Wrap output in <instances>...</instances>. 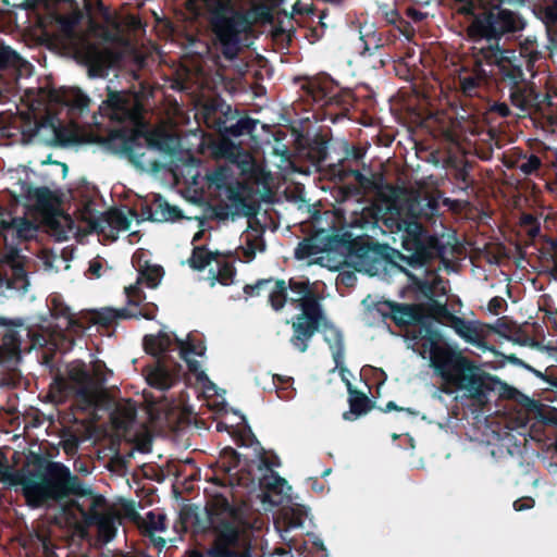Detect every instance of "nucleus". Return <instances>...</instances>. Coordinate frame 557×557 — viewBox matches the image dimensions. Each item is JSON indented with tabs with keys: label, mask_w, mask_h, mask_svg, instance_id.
<instances>
[{
	"label": "nucleus",
	"mask_w": 557,
	"mask_h": 557,
	"mask_svg": "<svg viewBox=\"0 0 557 557\" xmlns=\"http://www.w3.org/2000/svg\"><path fill=\"white\" fill-rule=\"evenodd\" d=\"M391 312L397 324L412 325L410 333L413 343L410 347L422 358L430 359L435 373L442 380L440 392L449 395L457 392L469 395L480 393L483 380L478 368L443 343L438 334L426 325L421 306L394 304Z\"/></svg>",
	"instance_id": "nucleus-1"
},
{
	"label": "nucleus",
	"mask_w": 557,
	"mask_h": 557,
	"mask_svg": "<svg viewBox=\"0 0 557 557\" xmlns=\"http://www.w3.org/2000/svg\"><path fill=\"white\" fill-rule=\"evenodd\" d=\"M23 490L28 503L33 506H40L48 499H60L67 495L85 498L84 503L89 506L88 511L84 508L85 504H81L79 500L64 506L66 521L75 524L82 519L87 524H96L103 542H109L115 536L119 516L111 509L103 508V498L92 495L63 465L52 462L42 481H29Z\"/></svg>",
	"instance_id": "nucleus-2"
},
{
	"label": "nucleus",
	"mask_w": 557,
	"mask_h": 557,
	"mask_svg": "<svg viewBox=\"0 0 557 557\" xmlns=\"http://www.w3.org/2000/svg\"><path fill=\"white\" fill-rule=\"evenodd\" d=\"M187 9L196 16L206 15L210 21L215 42L227 59H234L239 51L240 34L249 29L247 18L235 10L232 0H188Z\"/></svg>",
	"instance_id": "nucleus-3"
},
{
	"label": "nucleus",
	"mask_w": 557,
	"mask_h": 557,
	"mask_svg": "<svg viewBox=\"0 0 557 557\" xmlns=\"http://www.w3.org/2000/svg\"><path fill=\"white\" fill-rule=\"evenodd\" d=\"M145 252L137 251L133 256V264L137 269L138 277L135 284L125 287V295L128 307L123 310H115L112 308H103L92 313V321L99 324H110L117 318H137L153 319L156 307L145 305L141 309L135 310L132 307H137L145 299L140 285L145 284L149 288H156L162 277L163 269L158 264H151L145 260Z\"/></svg>",
	"instance_id": "nucleus-4"
},
{
	"label": "nucleus",
	"mask_w": 557,
	"mask_h": 557,
	"mask_svg": "<svg viewBox=\"0 0 557 557\" xmlns=\"http://www.w3.org/2000/svg\"><path fill=\"white\" fill-rule=\"evenodd\" d=\"M145 349L152 356H161L171 350V347L178 351L182 359L185 360L196 379L202 383L206 391H211L213 384L209 381L205 372L199 370V361L196 359L202 357L206 350L203 343L196 335H188L186 341L174 338L171 334L161 331L158 335H148L144 339Z\"/></svg>",
	"instance_id": "nucleus-5"
},
{
	"label": "nucleus",
	"mask_w": 557,
	"mask_h": 557,
	"mask_svg": "<svg viewBox=\"0 0 557 557\" xmlns=\"http://www.w3.org/2000/svg\"><path fill=\"white\" fill-rule=\"evenodd\" d=\"M78 20L76 16H59L57 18L61 45L73 53L74 58L89 66L98 75L110 63V54L102 48L91 44L86 35L75 32Z\"/></svg>",
	"instance_id": "nucleus-6"
},
{
	"label": "nucleus",
	"mask_w": 557,
	"mask_h": 557,
	"mask_svg": "<svg viewBox=\"0 0 557 557\" xmlns=\"http://www.w3.org/2000/svg\"><path fill=\"white\" fill-rule=\"evenodd\" d=\"M289 288L293 294L289 300L298 304L302 313L294 322L293 345L300 351H305L308 342L317 330L322 318L320 305L309 290V285L305 281H289Z\"/></svg>",
	"instance_id": "nucleus-7"
},
{
	"label": "nucleus",
	"mask_w": 557,
	"mask_h": 557,
	"mask_svg": "<svg viewBox=\"0 0 557 557\" xmlns=\"http://www.w3.org/2000/svg\"><path fill=\"white\" fill-rule=\"evenodd\" d=\"M69 381L58 382L65 395L74 394L84 407L95 406L101 398V384L108 380L106 367L96 362L92 375L86 372L81 364H73L67 373Z\"/></svg>",
	"instance_id": "nucleus-8"
},
{
	"label": "nucleus",
	"mask_w": 557,
	"mask_h": 557,
	"mask_svg": "<svg viewBox=\"0 0 557 557\" xmlns=\"http://www.w3.org/2000/svg\"><path fill=\"white\" fill-rule=\"evenodd\" d=\"M497 0L482 7L486 12L476 16L468 28V35L473 40L494 39L508 32L522 28L521 20L511 11L497 8Z\"/></svg>",
	"instance_id": "nucleus-9"
},
{
	"label": "nucleus",
	"mask_w": 557,
	"mask_h": 557,
	"mask_svg": "<svg viewBox=\"0 0 557 557\" xmlns=\"http://www.w3.org/2000/svg\"><path fill=\"white\" fill-rule=\"evenodd\" d=\"M218 524V547L208 557H243L242 554L226 548L230 545L245 547L250 541L251 530L231 509H225Z\"/></svg>",
	"instance_id": "nucleus-10"
},
{
	"label": "nucleus",
	"mask_w": 557,
	"mask_h": 557,
	"mask_svg": "<svg viewBox=\"0 0 557 557\" xmlns=\"http://www.w3.org/2000/svg\"><path fill=\"white\" fill-rule=\"evenodd\" d=\"M189 263L191 268L197 270L209 267L208 280L212 286L215 283L225 286L233 283L235 271L232 264L221 256L208 252L202 247L194 249Z\"/></svg>",
	"instance_id": "nucleus-11"
},
{
	"label": "nucleus",
	"mask_w": 557,
	"mask_h": 557,
	"mask_svg": "<svg viewBox=\"0 0 557 557\" xmlns=\"http://www.w3.org/2000/svg\"><path fill=\"white\" fill-rule=\"evenodd\" d=\"M99 112L112 121L131 120L136 122L140 115V106L134 95L110 92L108 99L99 107Z\"/></svg>",
	"instance_id": "nucleus-12"
},
{
	"label": "nucleus",
	"mask_w": 557,
	"mask_h": 557,
	"mask_svg": "<svg viewBox=\"0 0 557 557\" xmlns=\"http://www.w3.org/2000/svg\"><path fill=\"white\" fill-rule=\"evenodd\" d=\"M417 203L411 201L408 207V214L410 219L403 218V208H398L393 203L389 209L395 211L397 215V228L403 233V247L408 251H419L424 243V233L422 226L416 221L418 215Z\"/></svg>",
	"instance_id": "nucleus-13"
},
{
	"label": "nucleus",
	"mask_w": 557,
	"mask_h": 557,
	"mask_svg": "<svg viewBox=\"0 0 557 557\" xmlns=\"http://www.w3.org/2000/svg\"><path fill=\"white\" fill-rule=\"evenodd\" d=\"M17 181L12 186V194L17 201H24L25 207L42 209L48 203L49 191L46 188H34L29 182V173L23 169L16 171Z\"/></svg>",
	"instance_id": "nucleus-14"
},
{
	"label": "nucleus",
	"mask_w": 557,
	"mask_h": 557,
	"mask_svg": "<svg viewBox=\"0 0 557 557\" xmlns=\"http://www.w3.org/2000/svg\"><path fill=\"white\" fill-rule=\"evenodd\" d=\"M307 518L308 510L306 507L301 505L284 506L275 521V528L281 537L287 541L286 534L293 529L302 527Z\"/></svg>",
	"instance_id": "nucleus-15"
},
{
	"label": "nucleus",
	"mask_w": 557,
	"mask_h": 557,
	"mask_svg": "<svg viewBox=\"0 0 557 557\" xmlns=\"http://www.w3.org/2000/svg\"><path fill=\"white\" fill-rule=\"evenodd\" d=\"M482 59L488 65H496L500 73L506 76L513 75L516 52L512 50H502L497 45L488 48H481Z\"/></svg>",
	"instance_id": "nucleus-16"
},
{
	"label": "nucleus",
	"mask_w": 557,
	"mask_h": 557,
	"mask_svg": "<svg viewBox=\"0 0 557 557\" xmlns=\"http://www.w3.org/2000/svg\"><path fill=\"white\" fill-rule=\"evenodd\" d=\"M136 216L134 214L127 215L124 211L112 210L107 212L101 219L89 218V226L92 230L103 231V223H107L113 230L128 231L131 223Z\"/></svg>",
	"instance_id": "nucleus-17"
},
{
	"label": "nucleus",
	"mask_w": 557,
	"mask_h": 557,
	"mask_svg": "<svg viewBox=\"0 0 557 557\" xmlns=\"http://www.w3.org/2000/svg\"><path fill=\"white\" fill-rule=\"evenodd\" d=\"M146 379L149 385L161 391L170 388L174 383V375L169 370L165 360L148 368Z\"/></svg>",
	"instance_id": "nucleus-18"
},
{
	"label": "nucleus",
	"mask_w": 557,
	"mask_h": 557,
	"mask_svg": "<svg viewBox=\"0 0 557 557\" xmlns=\"http://www.w3.org/2000/svg\"><path fill=\"white\" fill-rule=\"evenodd\" d=\"M478 63L479 69L475 72L471 74L461 75L459 77L461 90L467 96L475 95L476 89L487 75V71L483 67L481 59L478 60Z\"/></svg>",
	"instance_id": "nucleus-19"
},
{
	"label": "nucleus",
	"mask_w": 557,
	"mask_h": 557,
	"mask_svg": "<svg viewBox=\"0 0 557 557\" xmlns=\"http://www.w3.org/2000/svg\"><path fill=\"white\" fill-rule=\"evenodd\" d=\"M323 335L325 341L333 352V358L338 368L343 361V337L341 332L333 325H325L323 327Z\"/></svg>",
	"instance_id": "nucleus-20"
},
{
	"label": "nucleus",
	"mask_w": 557,
	"mask_h": 557,
	"mask_svg": "<svg viewBox=\"0 0 557 557\" xmlns=\"http://www.w3.org/2000/svg\"><path fill=\"white\" fill-rule=\"evenodd\" d=\"M264 484L269 488V494L267 495V497H269L270 502L273 504H277L281 500L273 499L272 493L276 492L280 495L287 496L290 491V486L287 484V482L274 473H272L265 480Z\"/></svg>",
	"instance_id": "nucleus-21"
},
{
	"label": "nucleus",
	"mask_w": 557,
	"mask_h": 557,
	"mask_svg": "<svg viewBox=\"0 0 557 557\" xmlns=\"http://www.w3.org/2000/svg\"><path fill=\"white\" fill-rule=\"evenodd\" d=\"M51 302L54 305L52 309V314L55 315L58 319H60V322L58 325L60 327H65L69 331L78 332L81 330V326L77 324V322L74 320L73 314L69 311L67 308H59L55 301V298L51 299Z\"/></svg>",
	"instance_id": "nucleus-22"
},
{
	"label": "nucleus",
	"mask_w": 557,
	"mask_h": 557,
	"mask_svg": "<svg viewBox=\"0 0 557 557\" xmlns=\"http://www.w3.org/2000/svg\"><path fill=\"white\" fill-rule=\"evenodd\" d=\"M135 419V410L131 406H125L115 411L112 417L113 424L117 430L126 431Z\"/></svg>",
	"instance_id": "nucleus-23"
},
{
	"label": "nucleus",
	"mask_w": 557,
	"mask_h": 557,
	"mask_svg": "<svg viewBox=\"0 0 557 557\" xmlns=\"http://www.w3.org/2000/svg\"><path fill=\"white\" fill-rule=\"evenodd\" d=\"M152 208L154 210V214L158 220H174L177 216V211L174 207H171L164 199L160 196H156L154 201L152 203Z\"/></svg>",
	"instance_id": "nucleus-24"
},
{
	"label": "nucleus",
	"mask_w": 557,
	"mask_h": 557,
	"mask_svg": "<svg viewBox=\"0 0 557 557\" xmlns=\"http://www.w3.org/2000/svg\"><path fill=\"white\" fill-rule=\"evenodd\" d=\"M62 102L66 106L84 109L88 107V98L82 94L78 89H69L63 92Z\"/></svg>",
	"instance_id": "nucleus-25"
},
{
	"label": "nucleus",
	"mask_w": 557,
	"mask_h": 557,
	"mask_svg": "<svg viewBox=\"0 0 557 557\" xmlns=\"http://www.w3.org/2000/svg\"><path fill=\"white\" fill-rule=\"evenodd\" d=\"M269 299L271 306L275 310L281 309L284 306L285 301L287 300L286 286L284 282L274 283L270 290Z\"/></svg>",
	"instance_id": "nucleus-26"
},
{
	"label": "nucleus",
	"mask_w": 557,
	"mask_h": 557,
	"mask_svg": "<svg viewBox=\"0 0 557 557\" xmlns=\"http://www.w3.org/2000/svg\"><path fill=\"white\" fill-rule=\"evenodd\" d=\"M166 518L162 512L150 511L147 513L146 524L152 532H162L165 530Z\"/></svg>",
	"instance_id": "nucleus-27"
},
{
	"label": "nucleus",
	"mask_w": 557,
	"mask_h": 557,
	"mask_svg": "<svg viewBox=\"0 0 557 557\" xmlns=\"http://www.w3.org/2000/svg\"><path fill=\"white\" fill-rule=\"evenodd\" d=\"M350 404V412L355 416H361L367 412L368 409V399L359 394L351 395L349 399Z\"/></svg>",
	"instance_id": "nucleus-28"
},
{
	"label": "nucleus",
	"mask_w": 557,
	"mask_h": 557,
	"mask_svg": "<svg viewBox=\"0 0 557 557\" xmlns=\"http://www.w3.org/2000/svg\"><path fill=\"white\" fill-rule=\"evenodd\" d=\"M18 63L20 57L15 51L9 47L0 49V67L16 66Z\"/></svg>",
	"instance_id": "nucleus-29"
},
{
	"label": "nucleus",
	"mask_w": 557,
	"mask_h": 557,
	"mask_svg": "<svg viewBox=\"0 0 557 557\" xmlns=\"http://www.w3.org/2000/svg\"><path fill=\"white\" fill-rule=\"evenodd\" d=\"M459 5L457 10L465 14H474L476 7H485V3H492V0H456Z\"/></svg>",
	"instance_id": "nucleus-30"
},
{
	"label": "nucleus",
	"mask_w": 557,
	"mask_h": 557,
	"mask_svg": "<svg viewBox=\"0 0 557 557\" xmlns=\"http://www.w3.org/2000/svg\"><path fill=\"white\" fill-rule=\"evenodd\" d=\"M456 332L469 343L476 341L478 333L469 323L460 321L456 324Z\"/></svg>",
	"instance_id": "nucleus-31"
},
{
	"label": "nucleus",
	"mask_w": 557,
	"mask_h": 557,
	"mask_svg": "<svg viewBox=\"0 0 557 557\" xmlns=\"http://www.w3.org/2000/svg\"><path fill=\"white\" fill-rule=\"evenodd\" d=\"M238 465L236 453L233 449H226L219 460V466L230 472L232 468Z\"/></svg>",
	"instance_id": "nucleus-32"
},
{
	"label": "nucleus",
	"mask_w": 557,
	"mask_h": 557,
	"mask_svg": "<svg viewBox=\"0 0 557 557\" xmlns=\"http://www.w3.org/2000/svg\"><path fill=\"white\" fill-rule=\"evenodd\" d=\"M14 272L16 274V280L14 282H9V281H5V280L1 278L0 280V287L2 285H7V287H9V288L26 289L28 284H27L25 277H24V272L22 271V269H15Z\"/></svg>",
	"instance_id": "nucleus-33"
},
{
	"label": "nucleus",
	"mask_w": 557,
	"mask_h": 557,
	"mask_svg": "<svg viewBox=\"0 0 557 557\" xmlns=\"http://www.w3.org/2000/svg\"><path fill=\"white\" fill-rule=\"evenodd\" d=\"M209 180L218 189H222L227 186V171L225 169H219L210 175Z\"/></svg>",
	"instance_id": "nucleus-34"
},
{
	"label": "nucleus",
	"mask_w": 557,
	"mask_h": 557,
	"mask_svg": "<svg viewBox=\"0 0 557 557\" xmlns=\"http://www.w3.org/2000/svg\"><path fill=\"white\" fill-rule=\"evenodd\" d=\"M540 163H541V162H540L539 158H537V157L532 156V157H530L527 161H524V162H522V163L520 164V169H521V171H522L523 173H525V174H531V173H533L535 170H537V169H539Z\"/></svg>",
	"instance_id": "nucleus-35"
},
{
	"label": "nucleus",
	"mask_w": 557,
	"mask_h": 557,
	"mask_svg": "<svg viewBox=\"0 0 557 557\" xmlns=\"http://www.w3.org/2000/svg\"><path fill=\"white\" fill-rule=\"evenodd\" d=\"M263 251L264 247L260 240H257L256 243H247V246L244 248V255L247 259V261H250L256 256V250Z\"/></svg>",
	"instance_id": "nucleus-36"
},
{
	"label": "nucleus",
	"mask_w": 557,
	"mask_h": 557,
	"mask_svg": "<svg viewBox=\"0 0 557 557\" xmlns=\"http://www.w3.org/2000/svg\"><path fill=\"white\" fill-rule=\"evenodd\" d=\"M255 128V123L250 120H240L235 125V135L242 134L244 131L251 132Z\"/></svg>",
	"instance_id": "nucleus-37"
},
{
	"label": "nucleus",
	"mask_w": 557,
	"mask_h": 557,
	"mask_svg": "<svg viewBox=\"0 0 557 557\" xmlns=\"http://www.w3.org/2000/svg\"><path fill=\"white\" fill-rule=\"evenodd\" d=\"M102 268H103L102 261L100 259H94L89 263L88 272L94 277H100Z\"/></svg>",
	"instance_id": "nucleus-38"
},
{
	"label": "nucleus",
	"mask_w": 557,
	"mask_h": 557,
	"mask_svg": "<svg viewBox=\"0 0 557 557\" xmlns=\"http://www.w3.org/2000/svg\"><path fill=\"white\" fill-rule=\"evenodd\" d=\"M545 17L549 23L557 22V0L553 1L550 4L546 7Z\"/></svg>",
	"instance_id": "nucleus-39"
},
{
	"label": "nucleus",
	"mask_w": 557,
	"mask_h": 557,
	"mask_svg": "<svg viewBox=\"0 0 557 557\" xmlns=\"http://www.w3.org/2000/svg\"><path fill=\"white\" fill-rule=\"evenodd\" d=\"M146 141H147L146 150H145V152H143L140 154V157H145L147 153H151L156 150H161L163 148L162 144L160 141L154 140L152 137H147Z\"/></svg>",
	"instance_id": "nucleus-40"
},
{
	"label": "nucleus",
	"mask_w": 557,
	"mask_h": 557,
	"mask_svg": "<svg viewBox=\"0 0 557 557\" xmlns=\"http://www.w3.org/2000/svg\"><path fill=\"white\" fill-rule=\"evenodd\" d=\"M534 505V500L532 498H521L513 503V508L517 511H521L524 509H530Z\"/></svg>",
	"instance_id": "nucleus-41"
},
{
	"label": "nucleus",
	"mask_w": 557,
	"mask_h": 557,
	"mask_svg": "<svg viewBox=\"0 0 557 557\" xmlns=\"http://www.w3.org/2000/svg\"><path fill=\"white\" fill-rule=\"evenodd\" d=\"M268 284H270V282H269V281L259 282L256 286H246V287H245V292H246L247 294H252V292H253L255 289H259L261 286H263V285H268Z\"/></svg>",
	"instance_id": "nucleus-42"
},
{
	"label": "nucleus",
	"mask_w": 557,
	"mask_h": 557,
	"mask_svg": "<svg viewBox=\"0 0 557 557\" xmlns=\"http://www.w3.org/2000/svg\"><path fill=\"white\" fill-rule=\"evenodd\" d=\"M495 110L502 115L507 116L509 114V109L506 104H498L495 107Z\"/></svg>",
	"instance_id": "nucleus-43"
},
{
	"label": "nucleus",
	"mask_w": 557,
	"mask_h": 557,
	"mask_svg": "<svg viewBox=\"0 0 557 557\" xmlns=\"http://www.w3.org/2000/svg\"><path fill=\"white\" fill-rule=\"evenodd\" d=\"M307 247H308V244H307V243H301V244H299V247L297 248L296 255H297L299 258H305V257H306V255H308L309 252L302 253V250H305Z\"/></svg>",
	"instance_id": "nucleus-44"
},
{
	"label": "nucleus",
	"mask_w": 557,
	"mask_h": 557,
	"mask_svg": "<svg viewBox=\"0 0 557 557\" xmlns=\"http://www.w3.org/2000/svg\"><path fill=\"white\" fill-rule=\"evenodd\" d=\"M138 163L141 165V166H156L157 165V160L156 159H152V158H149L147 161H138Z\"/></svg>",
	"instance_id": "nucleus-45"
},
{
	"label": "nucleus",
	"mask_w": 557,
	"mask_h": 557,
	"mask_svg": "<svg viewBox=\"0 0 557 557\" xmlns=\"http://www.w3.org/2000/svg\"><path fill=\"white\" fill-rule=\"evenodd\" d=\"M499 304H500V301L497 298L492 299L490 301V304H488L490 311H495L496 312V307H498Z\"/></svg>",
	"instance_id": "nucleus-46"
},
{
	"label": "nucleus",
	"mask_w": 557,
	"mask_h": 557,
	"mask_svg": "<svg viewBox=\"0 0 557 557\" xmlns=\"http://www.w3.org/2000/svg\"><path fill=\"white\" fill-rule=\"evenodd\" d=\"M392 409H397V406L395 405V403L393 401H389L387 405H386V410L389 411Z\"/></svg>",
	"instance_id": "nucleus-47"
},
{
	"label": "nucleus",
	"mask_w": 557,
	"mask_h": 557,
	"mask_svg": "<svg viewBox=\"0 0 557 557\" xmlns=\"http://www.w3.org/2000/svg\"><path fill=\"white\" fill-rule=\"evenodd\" d=\"M251 157L249 154H244L243 163L250 164Z\"/></svg>",
	"instance_id": "nucleus-48"
},
{
	"label": "nucleus",
	"mask_w": 557,
	"mask_h": 557,
	"mask_svg": "<svg viewBox=\"0 0 557 557\" xmlns=\"http://www.w3.org/2000/svg\"><path fill=\"white\" fill-rule=\"evenodd\" d=\"M389 267H391V270H397L399 272H403V269L395 263H389Z\"/></svg>",
	"instance_id": "nucleus-49"
},
{
	"label": "nucleus",
	"mask_w": 557,
	"mask_h": 557,
	"mask_svg": "<svg viewBox=\"0 0 557 557\" xmlns=\"http://www.w3.org/2000/svg\"><path fill=\"white\" fill-rule=\"evenodd\" d=\"M65 222L69 224V232L72 231V221L69 218H64Z\"/></svg>",
	"instance_id": "nucleus-50"
},
{
	"label": "nucleus",
	"mask_w": 557,
	"mask_h": 557,
	"mask_svg": "<svg viewBox=\"0 0 557 557\" xmlns=\"http://www.w3.org/2000/svg\"><path fill=\"white\" fill-rule=\"evenodd\" d=\"M509 360L512 362V363H520V361L518 360V358L516 357H509Z\"/></svg>",
	"instance_id": "nucleus-51"
},
{
	"label": "nucleus",
	"mask_w": 557,
	"mask_h": 557,
	"mask_svg": "<svg viewBox=\"0 0 557 557\" xmlns=\"http://www.w3.org/2000/svg\"><path fill=\"white\" fill-rule=\"evenodd\" d=\"M200 235H201V233H200V232H199V233H197V234L194 236L193 242H196L197 239H199V238H200Z\"/></svg>",
	"instance_id": "nucleus-52"
},
{
	"label": "nucleus",
	"mask_w": 557,
	"mask_h": 557,
	"mask_svg": "<svg viewBox=\"0 0 557 557\" xmlns=\"http://www.w3.org/2000/svg\"><path fill=\"white\" fill-rule=\"evenodd\" d=\"M189 557H201L199 553L193 552Z\"/></svg>",
	"instance_id": "nucleus-53"
},
{
	"label": "nucleus",
	"mask_w": 557,
	"mask_h": 557,
	"mask_svg": "<svg viewBox=\"0 0 557 557\" xmlns=\"http://www.w3.org/2000/svg\"><path fill=\"white\" fill-rule=\"evenodd\" d=\"M5 324H7V320L3 318H0V325H5Z\"/></svg>",
	"instance_id": "nucleus-54"
},
{
	"label": "nucleus",
	"mask_w": 557,
	"mask_h": 557,
	"mask_svg": "<svg viewBox=\"0 0 557 557\" xmlns=\"http://www.w3.org/2000/svg\"><path fill=\"white\" fill-rule=\"evenodd\" d=\"M46 265H47L48 268H52V267H53L52 262H50V261H46Z\"/></svg>",
	"instance_id": "nucleus-55"
},
{
	"label": "nucleus",
	"mask_w": 557,
	"mask_h": 557,
	"mask_svg": "<svg viewBox=\"0 0 557 557\" xmlns=\"http://www.w3.org/2000/svg\"><path fill=\"white\" fill-rule=\"evenodd\" d=\"M133 25H134V27H135L136 25H139V22L134 20V21H133Z\"/></svg>",
	"instance_id": "nucleus-56"
},
{
	"label": "nucleus",
	"mask_w": 557,
	"mask_h": 557,
	"mask_svg": "<svg viewBox=\"0 0 557 557\" xmlns=\"http://www.w3.org/2000/svg\"><path fill=\"white\" fill-rule=\"evenodd\" d=\"M67 234L64 232L63 236L61 238H66Z\"/></svg>",
	"instance_id": "nucleus-57"
},
{
	"label": "nucleus",
	"mask_w": 557,
	"mask_h": 557,
	"mask_svg": "<svg viewBox=\"0 0 557 557\" xmlns=\"http://www.w3.org/2000/svg\"><path fill=\"white\" fill-rule=\"evenodd\" d=\"M348 414H349V413H345V414H344V418H345V419H349Z\"/></svg>",
	"instance_id": "nucleus-58"
},
{
	"label": "nucleus",
	"mask_w": 557,
	"mask_h": 557,
	"mask_svg": "<svg viewBox=\"0 0 557 557\" xmlns=\"http://www.w3.org/2000/svg\"><path fill=\"white\" fill-rule=\"evenodd\" d=\"M428 206H430L433 209V206H432L431 201L428 202Z\"/></svg>",
	"instance_id": "nucleus-59"
}]
</instances>
